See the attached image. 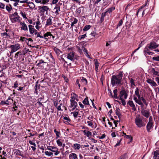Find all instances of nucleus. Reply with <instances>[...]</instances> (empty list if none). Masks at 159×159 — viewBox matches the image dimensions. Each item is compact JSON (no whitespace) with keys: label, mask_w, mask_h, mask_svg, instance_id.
Masks as SVG:
<instances>
[{"label":"nucleus","mask_w":159,"mask_h":159,"mask_svg":"<svg viewBox=\"0 0 159 159\" xmlns=\"http://www.w3.org/2000/svg\"><path fill=\"white\" fill-rule=\"evenodd\" d=\"M127 96L128 94L126 91L125 90H122L120 92V97L119 99L124 98L126 99Z\"/></svg>","instance_id":"obj_10"},{"label":"nucleus","mask_w":159,"mask_h":159,"mask_svg":"<svg viewBox=\"0 0 159 159\" xmlns=\"http://www.w3.org/2000/svg\"><path fill=\"white\" fill-rule=\"evenodd\" d=\"M153 61H159V56L157 57H152Z\"/></svg>","instance_id":"obj_56"},{"label":"nucleus","mask_w":159,"mask_h":159,"mask_svg":"<svg viewBox=\"0 0 159 159\" xmlns=\"http://www.w3.org/2000/svg\"><path fill=\"white\" fill-rule=\"evenodd\" d=\"M133 97L134 101V98H136L138 100H140L141 97L140 94L139 90L138 88H136L134 92V94L133 95Z\"/></svg>","instance_id":"obj_8"},{"label":"nucleus","mask_w":159,"mask_h":159,"mask_svg":"<svg viewBox=\"0 0 159 159\" xmlns=\"http://www.w3.org/2000/svg\"><path fill=\"white\" fill-rule=\"evenodd\" d=\"M99 63L98 62L97 60L95 61V69L96 71H97L98 69Z\"/></svg>","instance_id":"obj_42"},{"label":"nucleus","mask_w":159,"mask_h":159,"mask_svg":"<svg viewBox=\"0 0 159 159\" xmlns=\"http://www.w3.org/2000/svg\"><path fill=\"white\" fill-rule=\"evenodd\" d=\"M52 38L54 39L55 38V36H53L50 32H48L44 34V39L46 40H48Z\"/></svg>","instance_id":"obj_13"},{"label":"nucleus","mask_w":159,"mask_h":159,"mask_svg":"<svg viewBox=\"0 0 159 159\" xmlns=\"http://www.w3.org/2000/svg\"><path fill=\"white\" fill-rule=\"evenodd\" d=\"M10 18L12 23H15L16 22H20L21 19L19 16L16 17H10Z\"/></svg>","instance_id":"obj_9"},{"label":"nucleus","mask_w":159,"mask_h":159,"mask_svg":"<svg viewBox=\"0 0 159 159\" xmlns=\"http://www.w3.org/2000/svg\"><path fill=\"white\" fill-rule=\"evenodd\" d=\"M13 107V108L14 109V111H16V110L17 108V107L16 104V102H14V103L12 105Z\"/></svg>","instance_id":"obj_60"},{"label":"nucleus","mask_w":159,"mask_h":159,"mask_svg":"<svg viewBox=\"0 0 159 159\" xmlns=\"http://www.w3.org/2000/svg\"><path fill=\"white\" fill-rule=\"evenodd\" d=\"M122 77L123 72H120L117 75H113L111 80V84L112 86L114 87L116 85H121L122 80Z\"/></svg>","instance_id":"obj_1"},{"label":"nucleus","mask_w":159,"mask_h":159,"mask_svg":"<svg viewBox=\"0 0 159 159\" xmlns=\"http://www.w3.org/2000/svg\"><path fill=\"white\" fill-rule=\"evenodd\" d=\"M158 46V45L155 42L152 41L149 44L148 46V48L150 49H154L157 47Z\"/></svg>","instance_id":"obj_16"},{"label":"nucleus","mask_w":159,"mask_h":159,"mask_svg":"<svg viewBox=\"0 0 159 159\" xmlns=\"http://www.w3.org/2000/svg\"><path fill=\"white\" fill-rule=\"evenodd\" d=\"M67 58L72 61L74 60V52H70L67 55Z\"/></svg>","instance_id":"obj_15"},{"label":"nucleus","mask_w":159,"mask_h":159,"mask_svg":"<svg viewBox=\"0 0 159 159\" xmlns=\"http://www.w3.org/2000/svg\"><path fill=\"white\" fill-rule=\"evenodd\" d=\"M81 147V145L78 143H76L74 144L73 148L75 150H79Z\"/></svg>","instance_id":"obj_27"},{"label":"nucleus","mask_w":159,"mask_h":159,"mask_svg":"<svg viewBox=\"0 0 159 159\" xmlns=\"http://www.w3.org/2000/svg\"><path fill=\"white\" fill-rule=\"evenodd\" d=\"M146 81L149 84L152 88L156 87L157 86V83L154 81L153 78H147Z\"/></svg>","instance_id":"obj_7"},{"label":"nucleus","mask_w":159,"mask_h":159,"mask_svg":"<svg viewBox=\"0 0 159 159\" xmlns=\"http://www.w3.org/2000/svg\"><path fill=\"white\" fill-rule=\"evenodd\" d=\"M40 13H44L47 11L49 9L48 7L46 6H40L38 7Z\"/></svg>","instance_id":"obj_11"},{"label":"nucleus","mask_w":159,"mask_h":159,"mask_svg":"<svg viewBox=\"0 0 159 159\" xmlns=\"http://www.w3.org/2000/svg\"><path fill=\"white\" fill-rule=\"evenodd\" d=\"M93 116L90 115L87 118L89 120V121H93Z\"/></svg>","instance_id":"obj_62"},{"label":"nucleus","mask_w":159,"mask_h":159,"mask_svg":"<svg viewBox=\"0 0 159 159\" xmlns=\"http://www.w3.org/2000/svg\"><path fill=\"white\" fill-rule=\"evenodd\" d=\"M45 155L48 157H52L53 155V153L51 152L46 151L44 152Z\"/></svg>","instance_id":"obj_29"},{"label":"nucleus","mask_w":159,"mask_h":159,"mask_svg":"<svg viewBox=\"0 0 159 159\" xmlns=\"http://www.w3.org/2000/svg\"><path fill=\"white\" fill-rule=\"evenodd\" d=\"M116 115L119 117H120L121 115V114L120 112V110L119 108H116Z\"/></svg>","instance_id":"obj_40"},{"label":"nucleus","mask_w":159,"mask_h":159,"mask_svg":"<svg viewBox=\"0 0 159 159\" xmlns=\"http://www.w3.org/2000/svg\"><path fill=\"white\" fill-rule=\"evenodd\" d=\"M49 0H42V4L45 5L48 2Z\"/></svg>","instance_id":"obj_52"},{"label":"nucleus","mask_w":159,"mask_h":159,"mask_svg":"<svg viewBox=\"0 0 159 159\" xmlns=\"http://www.w3.org/2000/svg\"><path fill=\"white\" fill-rule=\"evenodd\" d=\"M54 132L55 133L56 135V139H58L60 136L61 135V133L60 131H58L56 129H54Z\"/></svg>","instance_id":"obj_32"},{"label":"nucleus","mask_w":159,"mask_h":159,"mask_svg":"<svg viewBox=\"0 0 159 159\" xmlns=\"http://www.w3.org/2000/svg\"><path fill=\"white\" fill-rule=\"evenodd\" d=\"M19 16L18 15V13L16 12H15L13 14L11 15L10 16V17H15V16Z\"/></svg>","instance_id":"obj_54"},{"label":"nucleus","mask_w":159,"mask_h":159,"mask_svg":"<svg viewBox=\"0 0 159 159\" xmlns=\"http://www.w3.org/2000/svg\"><path fill=\"white\" fill-rule=\"evenodd\" d=\"M149 48H148V46L146 47L144 49V53L145 55H146L148 53V52H149Z\"/></svg>","instance_id":"obj_48"},{"label":"nucleus","mask_w":159,"mask_h":159,"mask_svg":"<svg viewBox=\"0 0 159 159\" xmlns=\"http://www.w3.org/2000/svg\"><path fill=\"white\" fill-rule=\"evenodd\" d=\"M80 82L83 86H85L87 84V81L86 78L84 77H82L80 81Z\"/></svg>","instance_id":"obj_20"},{"label":"nucleus","mask_w":159,"mask_h":159,"mask_svg":"<svg viewBox=\"0 0 159 159\" xmlns=\"http://www.w3.org/2000/svg\"><path fill=\"white\" fill-rule=\"evenodd\" d=\"M134 122L136 126L139 128L144 127L146 124L143 121L139 115H137L134 119Z\"/></svg>","instance_id":"obj_2"},{"label":"nucleus","mask_w":159,"mask_h":159,"mask_svg":"<svg viewBox=\"0 0 159 159\" xmlns=\"http://www.w3.org/2000/svg\"><path fill=\"white\" fill-rule=\"evenodd\" d=\"M83 132L84 134L88 137L90 138L91 137L92 134L91 132L86 130H84Z\"/></svg>","instance_id":"obj_22"},{"label":"nucleus","mask_w":159,"mask_h":159,"mask_svg":"<svg viewBox=\"0 0 159 159\" xmlns=\"http://www.w3.org/2000/svg\"><path fill=\"white\" fill-rule=\"evenodd\" d=\"M140 100L143 102H142L145 105L146 107H147L148 103L147 102L146 100L143 97H141V98H140Z\"/></svg>","instance_id":"obj_35"},{"label":"nucleus","mask_w":159,"mask_h":159,"mask_svg":"<svg viewBox=\"0 0 159 159\" xmlns=\"http://www.w3.org/2000/svg\"><path fill=\"white\" fill-rule=\"evenodd\" d=\"M14 153L16 155L21 156V152L18 149H15L14 150Z\"/></svg>","instance_id":"obj_36"},{"label":"nucleus","mask_w":159,"mask_h":159,"mask_svg":"<svg viewBox=\"0 0 159 159\" xmlns=\"http://www.w3.org/2000/svg\"><path fill=\"white\" fill-rule=\"evenodd\" d=\"M5 5L3 3L0 2V8L4 9H5Z\"/></svg>","instance_id":"obj_61"},{"label":"nucleus","mask_w":159,"mask_h":159,"mask_svg":"<svg viewBox=\"0 0 159 159\" xmlns=\"http://www.w3.org/2000/svg\"><path fill=\"white\" fill-rule=\"evenodd\" d=\"M134 101L138 104L140 105V106L142 108L143 107V103L142 102L141 100H138L136 98H134Z\"/></svg>","instance_id":"obj_24"},{"label":"nucleus","mask_w":159,"mask_h":159,"mask_svg":"<svg viewBox=\"0 0 159 159\" xmlns=\"http://www.w3.org/2000/svg\"><path fill=\"white\" fill-rule=\"evenodd\" d=\"M18 84L17 83V81H16L14 84V85L13 86V87L15 89L17 88L18 86Z\"/></svg>","instance_id":"obj_63"},{"label":"nucleus","mask_w":159,"mask_h":159,"mask_svg":"<svg viewBox=\"0 0 159 159\" xmlns=\"http://www.w3.org/2000/svg\"><path fill=\"white\" fill-rule=\"evenodd\" d=\"M123 24V21L122 20H120L119 22V23H118L117 26V28H118L120 26H121Z\"/></svg>","instance_id":"obj_58"},{"label":"nucleus","mask_w":159,"mask_h":159,"mask_svg":"<svg viewBox=\"0 0 159 159\" xmlns=\"http://www.w3.org/2000/svg\"><path fill=\"white\" fill-rule=\"evenodd\" d=\"M153 122L152 117V116H150L149 118L148 122L146 125L147 130L148 132L151 131V130L153 127Z\"/></svg>","instance_id":"obj_4"},{"label":"nucleus","mask_w":159,"mask_h":159,"mask_svg":"<svg viewBox=\"0 0 159 159\" xmlns=\"http://www.w3.org/2000/svg\"><path fill=\"white\" fill-rule=\"evenodd\" d=\"M20 14L24 19H27V17L25 11H20Z\"/></svg>","instance_id":"obj_46"},{"label":"nucleus","mask_w":159,"mask_h":159,"mask_svg":"<svg viewBox=\"0 0 159 159\" xmlns=\"http://www.w3.org/2000/svg\"><path fill=\"white\" fill-rule=\"evenodd\" d=\"M52 17L51 16H50L49 17V18L47 19L46 20V25L49 26L52 24Z\"/></svg>","instance_id":"obj_25"},{"label":"nucleus","mask_w":159,"mask_h":159,"mask_svg":"<svg viewBox=\"0 0 159 159\" xmlns=\"http://www.w3.org/2000/svg\"><path fill=\"white\" fill-rule=\"evenodd\" d=\"M6 10L8 12H10L12 9L11 6L9 5L8 6H7L6 7Z\"/></svg>","instance_id":"obj_41"},{"label":"nucleus","mask_w":159,"mask_h":159,"mask_svg":"<svg viewBox=\"0 0 159 159\" xmlns=\"http://www.w3.org/2000/svg\"><path fill=\"white\" fill-rule=\"evenodd\" d=\"M69 159H78L77 154L74 153H72L69 154Z\"/></svg>","instance_id":"obj_21"},{"label":"nucleus","mask_w":159,"mask_h":159,"mask_svg":"<svg viewBox=\"0 0 159 159\" xmlns=\"http://www.w3.org/2000/svg\"><path fill=\"white\" fill-rule=\"evenodd\" d=\"M152 71L153 74L154 75H155L158 76H159V72L156 71L154 69H152Z\"/></svg>","instance_id":"obj_47"},{"label":"nucleus","mask_w":159,"mask_h":159,"mask_svg":"<svg viewBox=\"0 0 159 159\" xmlns=\"http://www.w3.org/2000/svg\"><path fill=\"white\" fill-rule=\"evenodd\" d=\"M83 103L84 105H89V102L88 100V98H84V99L83 101Z\"/></svg>","instance_id":"obj_38"},{"label":"nucleus","mask_w":159,"mask_h":159,"mask_svg":"<svg viewBox=\"0 0 159 159\" xmlns=\"http://www.w3.org/2000/svg\"><path fill=\"white\" fill-rule=\"evenodd\" d=\"M146 4H147V3H146V4L144 5H143L141 7V8H139L138 10V11H137V14H136V15H138V13L140 11H142V8L144 7H145L146 5Z\"/></svg>","instance_id":"obj_51"},{"label":"nucleus","mask_w":159,"mask_h":159,"mask_svg":"<svg viewBox=\"0 0 159 159\" xmlns=\"http://www.w3.org/2000/svg\"><path fill=\"white\" fill-rule=\"evenodd\" d=\"M120 100H121V102L122 104L125 106L126 105V102L125 99L124 98L119 99Z\"/></svg>","instance_id":"obj_55"},{"label":"nucleus","mask_w":159,"mask_h":159,"mask_svg":"<svg viewBox=\"0 0 159 159\" xmlns=\"http://www.w3.org/2000/svg\"><path fill=\"white\" fill-rule=\"evenodd\" d=\"M54 50L55 52L57 54H60V53L61 52V51H60V50L59 49H58L57 48H54Z\"/></svg>","instance_id":"obj_57"},{"label":"nucleus","mask_w":159,"mask_h":159,"mask_svg":"<svg viewBox=\"0 0 159 159\" xmlns=\"http://www.w3.org/2000/svg\"><path fill=\"white\" fill-rule=\"evenodd\" d=\"M73 19L74 20L71 24V27L74 26V25L76 24L78 21V20L75 18H74Z\"/></svg>","instance_id":"obj_37"},{"label":"nucleus","mask_w":159,"mask_h":159,"mask_svg":"<svg viewBox=\"0 0 159 159\" xmlns=\"http://www.w3.org/2000/svg\"><path fill=\"white\" fill-rule=\"evenodd\" d=\"M29 51V49H26V48H24L23 50L22 51L23 55H25L26 53H27Z\"/></svg>","instance_id":"obj_49"},{"label":"nucleus","mask_w":159,"mask_h":159,"mask_svg":"<svg viewBox=\"0 0 159 159\" xmlns=\"http://www.w3.org/2000/svg\"><path fill=\"white\" fill-rule=\"evenodd\" d=\"M20 25L21 26V29L25 31H28V29L27 26L25 22H21L20 23Z\"/></svg>","instance_id":"obj_18"},{"label":"nucleus","mask_w":159,"mask_h":159,"mask_svg":"<svg viewBox=\"0 0 159 159\" xmlns=\"http://www.w3.org/2000/svg\"><path fill=\"white\" fill-rule=\"evenodd\" d=\"M154 159H159V154L158 151H156L154 152Z\"/></svg>","instance_id":"obj_39"},{"label":"nucleus","mask_w":159,"mask_h":159,"mask_svg":"<svg viewBox=\"0 0 159 159\" xmlns=\"http://www.w3.org/2000/svg\"><path fill=\"white\" fill-rule=\"evenodd\" d=\"M20 48V45L18 43L10 45L9 46V48L11 49L10 53L11 54H12L19 49Z\"/></svg>","instance_id":"obj_3"},{"label":"nucleus","mask_w":159,"mask_h":159,"mask_svg":"<svg viewBox=\"0 0 159 159\" xmlns=\"http://www.w3.org/2000/svg\"><path fill=\"white\" fill-rule=\"evenodd\" d=\"M38 20H39V19H38ZM35 23V28L38 30H39L40 28H41L42 27L41 24L40 23V22L38 20V21H36Z\"/></svg>","instance_id":"obj_23"},{"label":"nucleus","mask_w":159,"mask_h":159,"mask_svg":"<svg viewBox=\"0 0 159 159\" xmlns=\"http://www.w3.org/2000/svg\"><path fill=\"white\" fill-rule=\"evenodd\" d=\"M91 27V26L89 25H85L83 28V30L85 31H87Z\"/></svg>","instance_id":"obj_43"},{"label":"nucleus","mask_w":159,"mask_h":159,"mask_svg":"<svg viewBox=\"0 0 159 159\" xmlns=\"http://www.w3.org/2000/svg\"><path fill=\"white\" fill-rule=\"evenodd\" d=\"M71 98L70 100V102H75V101L77 102L78 101V96L75 93H71Z\"/></svg>","instance_id":"obj_12"},{"label":"nucleus","mask_w":159,"mask_h":159,"mask_svg":"<svg viewBox=\"0 0 159 159\" xmlns=\"http://www.w3.org/2000/svg\"><path fill=\"white\" fill-rule=\"evenodd\" d=\"M28 26L30 34H32L35 32V31H37L36 30H35L33 26L31 25H29Z\"/></svg>","instance_id":"obj_19"},{"label":"nucleus","mask_w":159,"mask_h":159,"mask_svg":"<svg viewBox=\"0 0 159 159\" xmlns=\"http://www.w3.org/2000/svg\"><path fill=\"white\" fill-rule=\"evenodd\" d=\"M70 105L69 106L70 111L74 110L77 107V103L76 102H70Z\"/></svg>","instance_id":"obj_14"},{"label":"nucleus","mask_w":159,"mask_h":159,"mask_svg":"<svg viewBox=\"0 0 159 159\" xmlns=\"http://www.w3.org/2000/svg\"><path fill=\"white\" fill-rule=\"evenodd\" d=\"M71 114H73V116L75 118H76L78 116V112L77 111L72 112H71Z\"/></svg>","instance_id":"obj_44"},{"label":"nucleus","mask_w":159,"mask_h":159,"mask_svg":"<svg viewBox=\"0 0 159 159\" xmlns=\"http://www.w3.org/2000/svg\"><path fill=\"white\" fill-rule=\"evenodd\" d=\"M94 4H98L101 0H92Z\"/></svg>","instance_id":"obj_59"},{"label":"nucleus","mask_w":159,"mask_h":159,"mask_svg":"<svg viewBox=\"0 0 159 159\" xmlns=\"http://www.w3.org/2000/svg\"><path fill=\"white\" fill-rule=\"evenodd\" d=\"M127 104L132 108V109L134 111L136 110L135 105L132 101L129 100L127 103Z\"/></svg>","instance_id":"obj_17"},{"label":"nucleus","mask_w":159,"mask_h":159,"mask_svg":"<svg viewBox=\"0 0 159 159\" xmlns=\"http://www.w3.org/2000/svg\"><path fill=\"white\" fill-rule=\"evenodd\" d=\"M7 101V105H10L12 104L13 102V100L11 98L9 97Z\"/></svg>","instance_id":"obj_30"},{"label":"nucleus","mask_w":159,"mask_h":159,"mask_svg":"<svg viewBox=\"0 0 159 159\" xmlns=\"http://www.w3.org/2000/svg\"><path fill=\"white\" fill-rule=\"evenodd\" d=\"M61 104H59L57 103L55 104V106L58 111H62V110L61 109Z\"/></svg>","instance_id":"obj_31"},{"label":"nucleus","mask_w":159,"mask_h":159,"mask_svg":"<svg viewBox=\"0 0 159 159\" xmlns=\"http://www.w3.org/2000/svg\"><path fill=\"white\" fill-rule=\"evenodd\" d=\"M130 82L131 87L134 88V87L135 86V83L134 80L132 78H131L130 80Z\"/></svg>","instance_id":"obj_33"},{"label":"nucleus","mask_w":159,"mask_h":159,"mask_svg":"<svg viewBox=\"0 0 159 159\" xmlns=\"http://www.w3.org/2000/svg\"><path fill=\"white\" fill-rule=\"evenodd\" d=\"M64 140L61 139H59L57 140L56 143L57 145L58 146L61 147L62 145V143L63 142Z\"/></svg>","instance_id":"obj_26"},{"label":"nucleus","mask_w":159,"mask_h":159,"mask_svg":"<svg viewBox=\"0 0 159 159\" xmlns=\"http://www.w3.org/2000/svg\"><path fill=\"white\" fill-rule=\"evenodd\" d=\"M115 9V7H112L111 8H109L107 11V12H108L109 13L111 12L112 11H113Z\"/></svg>","instance_id":"obj_53"},{"label":"nucleus","mask_w":159,"mask_h":159,"mask_svg":"<svg viewBox=\"0 0 159 159\" xmlns=\"http://www.w3.org/2000/svg\"><path fill=\"white\" fill-rule=\"evenodd\" d=\"M29 142L30 144L33 145L34 146H36V144L34 142H32V141L30 140L29 141Z\"/></svg>","instance_id":"obj_64"},{"label":"nucleus","mask_w":159,"mask_h":159,"mask_svg":"<svg viewBox=\"0 0 159 159\" xmlns=\"http://www.w3.org/2000/svg\"><path fill=\"white\" fill-rule=\"evenodd\" d=\"M28 6L30 8L33 9L35 7V5L32 2H28Z\"/></svg>","instance_id":"obj_34"},{"label":"nucleus","mask_w":159,"mask_h":159,"mask_svg":"<svg viewBox=\"0 0 159 159\" xmlns=\"http://www.w3.org/2000/svg\"><path fill=\"white\" fill-rule=\"evenodd\" d=\"M47 149L52 152H54V154L55 156H57L60 153V152L59 151L58 148L56 147L47 146Z\"/></svg>","instance_id":"obj_5"},{"label":"nucleus","mask_w":159,"mask_h":159,"mask_svg":"<svg viewBox=\"0 0 159 159\" xmlns=\"http://www.w3.org/2000/svg\"><path fill=\"white\" fill-rule=\"evenodd\" d=\"M141 113L142 115L147 118L150 117V113L149 109L145 110L143 108L142 109Z\"/></svg>","instance_id":"obj_6"},{"label":"nucleus","mask_w":159,"mask_h":159,"mask_svg":"<svg viewBox=\"0 0 159 159\" xmlns=\"http://www.w3.org/2000/svg\"><path fill=\"white\" fill-rule=\"evenodd\" d=\"M127 157V154L125 153L124 154L120 156L118 158V159H126Z\"/></svg>","instance_id":"obj_45"},{"label":"nucleus","mask_w":159,"mask_h":159,"mask_svg":"<svg viewBox=\"0 0 159 159\" xmlns=\"http://www.w3.org/2000/svg\"><path fill=\"white\" fill-rule=\"evenodd\" d=\"M60 7L57 5H56L54 7V10H55L54 13L56 14H58V12L60 11Z\"/></svg>","instance_id":"obj_28"},{"label":"nucleus","mask_w":159,"mask_h":159,"mask_svg":"<svg viewBox=\"0 0 159 159\" xmlns=\"http://www.w3.org/2000/svg\"><path fill=\"white\" fill-rule=\"evenodd\" d=\"M87 123H88V126H90L92 128L93 127V124L92 121H87Z\"/></svg>","instance_id":"obj_50"}]
</instances>
